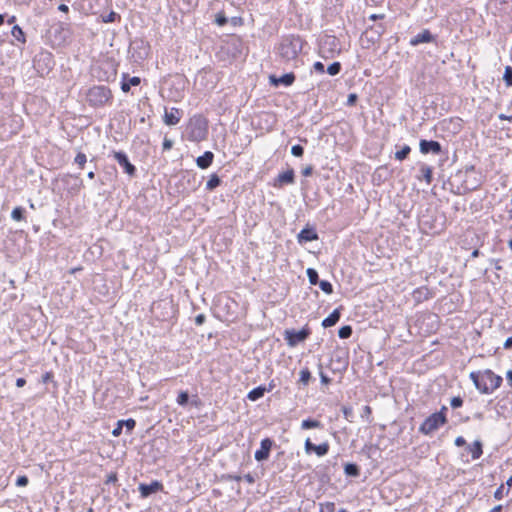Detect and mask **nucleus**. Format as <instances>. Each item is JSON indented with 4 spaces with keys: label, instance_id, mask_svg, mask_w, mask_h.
Segmentation results:
<instances>
[{
    "label": "nucleus",
    "instance_id": "f257e3e1",
    "mask_svg": "<svg viewBox=\"0 0 512 512\" xmlns=\"http://www.w3.org/2000/svg\"><path fill=\"white\" fill-rule=\"evenodd\" d=\"M304 43V40L299 35L288 34L281 37L275 50L283 61L289 62L297 59Z\"/></svg>",
    "mask_w": 512,
    "mask_h": 512
},
{
    "label": "nucleus",
    "instance_id": "f03ea898",
    "mask_svg": "<svg viewBox=\"0 0 512 512\" xmlns=\"http://www.w3.org/2000/svg\"><path fill=\"white\" fill-rule=\"evenodd\" d=\"M475 388L482 394H490L498 389L503 379L501 376L496 375L492 370L486 369L484 371H473L469 375Z\"/></svg>",
    "mask_w": 512,
    "mask_h": 512
},
{
    "label": "nucleus",
    "instance_id": "7ed1b4c3",
    "mask_svg": "<svg viewBox=\"0 0 512 512\" xmlns=\"http://www.w3.org/2000/svg\"><path fill=\"white\" fill-rule=\"evenodd\" d=\"M112 92L105 85H95L88 89L86 100L91 107L98 108L106 105L112 99Z\"/></svg>",
    "mask_w": 512,
    "mask_h": 512
},
{
    "label": "nucleus",
    "instance_id": "20e7f679",
    "mask_svg": "<svg viewBox=\"0 0 512 512\" xmlns=\"http://www.w3.org/2000/svg\"><path fill=\"white\" fill-rule=\"evenodd\" d=\"M447 423V417L442 416L441 414H431L428 416L424 422L419 427V432L424 435H430L436 430H438L441 426Z\"/></svg>",
    "mask_w": 512,
    "mask_h": 512
},
{
    "label": "nucleus",
    "instance_id": "39448f33",
    "mask_svg": "<svg viewBox=\"0 0 512 512\" xmlns=\"http://www.w3.org/2000/svg\"><path fill=\"white\" fill-rule=\"evenodd\" d=\"M310 335V330L303 328L301 330H285L284 339L290 347H295L299 343L304 342Z\"/></svg>",
    "mask_w": 512,
    "mask_h": 512
},
{
    "label": "nucleus",
    "instance_id": "423d86ee",
    "mask_svg": "<svg viewBox=\"0 0 512 512\" xmlns=\"http://www.w3.org/2000/svg\"><path fill=\"white\" fill-rule=\"evenodd\" d=\"M384 32L385 26L383 24H377L367 28L363 32L362 37L368 43L369 46L370 44L377 43L380 40L381 36L384 34Z\"/></svg>",
    "mask_w": 512,
    "mask_h": 512
},
{
    "label": "nucleus",
    "instance_id": "0eeeda50",
    "mask_svg": "<svg viewBox=\"0 0 512 512\" xmlns=\"http://www.w3.org/2000/svg\"><path fill=\"white\" fill-rule=\"evenodd\" d=\"M113 157L123 168L124 172L133 177L136 174V167L130 162L127 154L123 151H113Z\"/></svg>",
    "mask_w": 512,
    "mask_h": 512
},
{
    "label": "nucleus",
    "instance_id": "6e6552de",
    "mask_svg": "<svg viewBox=\"0 0 512 512\" xmlns=\"http://www.w3.org/2000/svg\"><path fill=\"white\" fill-rule=\"evenodd\" d=\"M191 137L194 140H202L207 135V123L202 118H196L191 122Z\"/></svg>",
    "mask_w": 512,
    "mask_h": 512
},
{
    "label": "nucleus",
    "instance_id": "1a4fd4ad",
    "mask_svg": "<svg viewBox=\"0 0 512 512\" xmlns=\"http://www.w3.org/2000/svg\"><path fill=\"white\" fill-rule=\"evenodd\" d=\"M275 444L274 440L271 438H264L260 442V448L255 451L254 457L258 462H264L268 460L270 456L271 449Z\"/></svg>",
    "mask_w": 512,
    "mask_h": 512
},
{
    "label": "nucleus",
    "instance_id": "9d476101",
    "mask_svg": "<svg viewBox=\"0 0 512 512\" xmlns=\"http://www.w3.org/2000/svg\"><path fill=\"white\" fill-rule=\"evenodd\" d=\"M420 152L423 154H440L442 153V146L438 141L422 139L419 143Z\"/></svg>",
    "mask_w": 512,
    "mask_h": 512
},
{
    "label": "nucleus",
    "instance_id": "9b49d317",
    "mask_svg": "<svg viewBox=\"0 0 512 512\" xmlns=\"http://www.w3.org/2000/svg\"><path fill=\"white\" fill-rule=\"evenodd\" d=\"M319 236L313 226L307 224L297 235V241L300 244L318 240Z\"/></svg>",
    "mask_w": 512,
    "mask_h": 512
},
{
    "label": "nucleus",
    "instance_id": "f8f14e48",
    "mask_svg": "<svg viewBox=\"0 0 512 512\" xmlns=\"http://www.w3.org/2000/svg\"><path fill=\"white\" fill-rule=\"evenodd\" d=\"M139 492L142 498H147L150 495L157 493L159 491L163 490V484L158 481L154 480L150 484L141 483L139 485Z\"/></svg>",
    "mask_w": 512,
    "mask_h": 512
},
{
    "label": "nucleus",
    "instance_id": "ddd939ff",
    "mask_svg": "<svg viewBox=\"0 0 512 512\" xmlns=\"http://www.w3.org/2000/svg\"><path fill=\"white\" fill-rule=\"evenodd\" d=\"M182 114L183 112L179 108L172 107L170 110L165 108L163 121L168 126H175L180 122Z\"/></svg>",
    "mask_w": 512,
    "mask_h": 512
},
{
    "label": "nucleus",
    "instance_id": "4468645a",
    "mask_svg": "<svg viewBox=\"0 0 512 512\" xmlns=\"http://www.w3.org/2000/svg\"><path fill=\"white\" fill-rule=\"evenodd\" d=\"M295 79L296 76L293 72L283 74L282 76L279 77L276 75H270L269 77L270 83L276 87L280 85L285 87L291 86L294 83Z\"/></svg>",
    "mask_w": 512,
    "mask_h": 512
},
{
    "label": "nucleus",
    "instance_id": "2eb2a0df",
    "mask_svg": "<svg viewBox=\"0 0 512 512\" xmlns=\"http://www.w3.org/2000/svg\"><path fill=\"white\" fill-rule=\"evenodd\" d=\"M295 182V172L292 168L278 174L275 179L274 186L282 187L284 185H291Z\"/></svg>",
    "mask_w": 512,
    "mask_h": 512
},
{
    "label": "nucleus",
    "instance_id": "dca6fc26",
    "mask_svg": "<svg viewBox=\"0 0 512 512\" xmlns=\"http://www.w3.org/2000/svg\"><path fill=\"white\" fill-rule=\"evenodd\" d=\"M434 40L435 36L428 29H424L422 32L412 37L409 41V44L411 46H417L422 43H431Z\"/></svg>",
    "mask_w": 512,
    "mask_h": 512
},
{
    "label": "nucleus",
    "instance_id": "f3484780",
    "mask_svg": "<svg viewBox=\"0 0 512 512\" xmlns=\"http://www.w3.org/2000/svg\"><path fill=\"white\" fill-rule=\"evenodd\" d=\"M482 184L481 175H472L463 179L462 188L463 192H470L478 189Z\"/></svg>",
    "mask_w": 512,
    "mask_h": 512
},
{
    "label": "nucleus",
    "instance_id": "a211bd4d",
    "mask_svg": "<svg viewBox=\"0 0 512 512\" xmlns=\"http://www.w3.org/2000/svg\"><path fill=\"white\" fill-rule=\"evenodd\" d=\"M132 49L137 53V58L143 60L148 57L150 47L147 42L139 40L132 43Z\"/></svg>",
    "mask_w": 512,
    "mask_h": 512
},
{
    "label": "nucleus",
    "instance_id": "6ab92c4d",
    "mask_svg": "<svg viewBox=\"0 0 512 512\" xmlns=\"http://www.w3.org/2000/svg\"><path fill=\"white\" fill-rule=\"evenodd\" d=\"M141 83V79L137 76L129 77L128 74H123L121 82V90L125 93L130 91L131 86H138Z\"/></svg>",
    "mask_w": 512,
    "mask_h": 512
},
{
    "label": "nucleus",
    "instance_id": "aec40b11",
    "mask_svg": "<svg viewBox=\"0 0 512 512\" xmlns=\"http://www.w3.org/2000/svg\"><path fill=\"white\" fill-rule=\"evenodd\" d=\"M214 154L211 151L204 152L203 155L196 158V164L200 169H207L213 163Z\"/></svg>",
    "mask_w": 512,
    "mask_h": 512
},
{
    "label": "nucleus",
    "instance_id": "412c9836",
    "mask_svg": "<svg viewBox=\"0 0 512 512\" xmlns=\"http://www.w3.org/2000/svg\"><path fill=\"white\" fill-rule=\"evenodd\" d=\"M341 317V308H336L333 310L331 314H329L322 321V326L324 328H329L337 324Z\"/></svg>",
    "mask_w": 512,
    "mask_h": 512
},
{
    "label": "nucleus",
    "instance_id": "4be33fe9",
    "mask_svg": "<svg viewBox=\"0 0 512 512\" xmlns=\"http://www.w3.org/2000/svg\"><path fill=\"white\" fill-rule=\"evenodd\" d=\"M467 450L471 453L472 459L477 460L483 454V444L480 440H475L471 445L467 446Z\"/></svg>",
    "mask_w": 512,
    "mask_h": 512
},
{
    "label": "nucleus",
    "instance_id": "5701e85b",
    "mask_svg": "<svg viewBox=\"0 0 512 512\" xmlns=\"http://www.w3.org/2000/svg\"><path fill=\"white\" fill-rule=\"evenodd\" d=\"M420 173L421 175L418 176V179L419 180H424L426 181L427 184H430L433 180V169L432 167L426 165V164H423L421 165L420 167Z\"/></svg>",
    "mask_w": 512,
    "mask_h": 512
},
{
    "label": "nucleus",
    "instance_id": "b1692460",
    "mask_svg": "<svg viewBox=\"0 0 512 512\" xmlns=\"http://www.w3.org/2000/svg\"><path fill=\"white\" fill-rule=\"evenodd\" d=\"M266 393L265 385H260L248 392L247 398L250 401H257L261 399Z\"/></svg>",
    "mask_w": 512,
    "mask_h": 512
},
{
    "label": "nucleus",
    "instance_id": "393cba45",
    "mask_svg": "<svg viewBox=\"0 0 512 512\" xmlns=\"http://www.w3.org/2000/svg\"><path fill=\"white\" fill-rule=\"evenodd\" d=\"M344 473L348 477H359L360 467L356 463H346L344 465Z\"/></svg>",
    "mask_w": 512,
    "mask_h": 512
},
{
    "label": "nucleus",
    "instance_id": "a878e982",
    "mask_svg": "<svg viewBox=\"0 0 512 512\" xmlns=\"http://www.w3.org/2000/svg\"><path fill=\"white\" fill-rule=\"evenodd\" d=\"M11 35L13 36L14 39L19 41L20 43H22V44L26 43L25 33L19 25H14L12 27Z\"/></svg>",
    "mask_w": 512,
    "mask_h": 512
},
{
    "label": "nucleus",
    "instance_id": "bb28decb",
    "mask_svg": "<svg viewBox=\"0 0 512 512\" xmlns=\"http://www.w3.org/2000/svg\"><path fill=\"white\" fill-rule=\"evenodd\" d=\"M322 427H323V425L320 421H318L316 419H312V418L304 419L301 423V428L303 430L322 428Z\"/></svg>",
    "mask_w": 512,
    "mask_h": 512
},
{
    "label": "nucleus",
    "instance_id": "cd10ccee",
    "mask_svg": "<svg viewBox=\"0 0 512 512\" xmlns=\"http://www.w3.org/2000/svg\"><path fill=\"white\" fill-rule=\"evenodd\" d=\"M326 46H328L330 51H336L337 50V38L335 36H325L322 40L321 47L324 49Z\"/></svg>",
    "mask_w": 512,
    "mask_h": 512
},
{
    "label": "nucleus",
    "instance_id": "c85d7f7f",
    "mask_svg": "<svg viewBox=\"0 0 512 512\" xmlns=\"http://www.w3.org/2000/svg\"><path fill=\"white\" fill-rule=\"evenodd\" d=\"M299 384H302L303 386H307L312 379V374L308 368H303L299 372Z\"/></svg>",
    "mask_w": 512,
    "mask_h": 512
},
{
    "label": "nucleus",
    "instance_id": "c756f323",
    "mask_svg": "<svg viewBox=\"0 0 512 512\" xmlns=\"http://www.w3.org/2000/svg\"><path fill=\"white\" fill-rule=\"evenodd\" d=\"M221 184V179L217 174H212L206 183V189L209 191L214 190Z\"/></svg>",
    "mask_w": 512,
    "mask_h": 512
},
{
    "label": "nucleus",
    "instance_id": "7c9ffc66",
    "mask_svg": "<svg viewBox=\"0 0 512 512\" xmlns=\"http://www.w3.org/2000/svg\"><path fill=\"white\" fill-rule=\"evenodd\" d=\"M11 218L14 221H22L25 219V209L21 206L15 207L11 212Z\"/></svg>",
    "mask_w": 512,
    "mask_h": 512
},
{
    "label": "nucleus",
    "instance_id": "2f4dec72",
    "mask_svg": "<svg viewBox=\"0 0 512 512\" xmlns=\"http://www.w3.org/2000/svg\"><path fill=\"white\" fill-rule=\"evenodd\" d=\"M306 274L311 285H316L320 282L318 272L314 268H308Z\"/></svg>",
    "mask_w": 512,
    "mask_h": 512
},
{
    "label": "nucleus",
    "instance_id": "473e14b6",
    "mask_svg": "<svg viewBox=\"0 0 512 512\" xmlns=\"http://www.w3.org/2000/svg\"><path fill=\"white\" fill-rule=\"evenodd\" d=\"M329 448H330L329 443L323 442L319 445H315L314 453H316L317 456L321 457V456L326 455L329 452Z\"/></svg>",
    "mask_w": 512,
    "mask_h": 512
},
{
    "label": "nucleus",
    "instance_id": "72a5a7b5",
    "mask_svg": "<svg viewBox=\"0 0 512 512\" xmlns=\"http://www.w3.org/2000/svg\"><path fill=\"white\" fill-rule=\"evenodd\" d=\"M411 152L409 145H404L399 151L395 153V158L399 161L405 160Z\"/></svg>",
    "mask_w": 512,
    "mask_h": 512
},
{
    "label": "nucleus",
    "instance_id": "f704fd0d",
    "mask_svg": "<svg viewBox=\"0 0 512 512\" xmlns=\"http://www.w3.org/2000/svg\"><path fill=\"white\" fill-rule=\"evenodd\" d=\"M352 333H353V329L350 325H344V326L340 327L338 330V336L341 339L350 338Z\"/></svg>",
    "mask_w": 512,
    "mask_h": 512
},
{
    "label": "nucleus",
    "instance_id": "c9c22d12",
    "mask_svg": "<svg viewBox=\"0 0 512 512\" xmlns=\"http://www.w3.org/2000/svg\"><path fill=\"white\" fill-rule=\"evenodd\" d=\"M331 363L339 364V367L333 368V371H343L346 370L348 366V361L341 357H337L336 359L332 358Z\"/></svg>",
    "mask_w": 512,
    "mask_h": 512
},
{
    "label": "nucleus",
    "instance_id": "e433bc0d",
    "mask_svg": "<svg viewBox=\"0 0 512 512\" xmlns=\"http://www.w3.org/2000/svg\"><path fill=\"white\" fill-rule=\"evenodd\" d=\"M342 65L340 62H333L327 67V73L331 76H336L340 73Z\"/></svg>",
    "mask_w": 512,
    "mask_h": 512
},
{
    "label": "nucleus",
    "instance_id": "4c0bfd02",
    "mask_svg": "<svg viewBox=\"0 0 512 512\" xmlns=\"http://www.w3.org/2000/svg\"><path fill=\"white\" fill-rule=\"evenodd\" d=\"M320 289L327 295L333 293V285L327 280H320L318 283Z\"/></svg>",
    "mask_w": 512,
    "mask_h": 512
},
{
    "label": "nucleus",
    "instance_id": "58836bf2",
    "mask_svg": "<svg viewBox=\"0 0 512 512\" xmlns=\"http://www.w3.org/2000/svg\"><path fill=\"white\" fill-rule=\"evenodd\" d=\"M120 421V425H122V427H126V432L127 433H131L135 426H136V421L132 418H129V419H126V420H119Z\"/></svg>",
    "mask_w": 512,
    "mask_h": 512
},
{
    "label": "nucleus",
    "instance_id": "ea45409f",
    "mask_svg": "<svg viewBox=\"0 0 512 512\" xmlns=\"http://www.w3.org/2000/svg\"><path fill=\"white\" fill-rule=\"evenodd\" d=\"M503 80L506 84V86L511 87L512 86V67L506 66L503 74Z\"/></svg>",
    "mask_w": 512,
    "mask_h": 512
},
{
    "label": "nucleus",
    "instance_id": "a19ab883",
    "mask_svg": "<svg viewBox=\"0 0 512 512\" xmlns=\"http://www.w3.org/2000/svg\"><path fill=\"white\" fill-rule=\"evenodd\" d=\"M176 402L180 406H186L189 402V394L187 391H181L176 399Z\"/></svg>",
    "mask_w": 512,
    "mask_h": 512
},
{
    "label": "nucleus",
    "instance_id": "79ce46f5",
    "mask_svg": "<svg viewBox=\"0 0 512 512\" xmlns=\"http://www.w3.org/2000/svg\"><path fill=\"white\" fill-rule=\"evenodd\" d=\"M87 162V157L83 152H78L74 158V163L79 166V168L83 169L84 165Z\"/></svg>",
    "mask_w": 512,
    "mask_h": 512
},
{
    "label": "nucleus",
    "instance_id": "37998d69",
    "mask_svg": "<svg viewBox=\"0 0 512 512\" xmlns=\"http://www.w3.org/2000/svg\"><path fill=\"white\" fill-rule=\"evenodd\" d=\"M215 23L222 27L228 23V18L226 17L224 12H218L215 16Z\"/></svg>",
    "mask_w": 512,
    "mask_h": 512
},
{
    "label": "nucleus",
    "instance_id": "c03bdc74",
    "mask_svg": "<svg viewBox=\"0 0 512 512\" xmlns=\"http://www.w3.org/2000/svg\"><path fill=\"white\" fill-rule=\"evenodd\" d=\"M101 18H102V22H104V23H112L116 19H120V16L116 12L111 11L107 15H102Z\"/></svg>",
    "mask_w": 512,
    "mask_h": 512
},
{
    "label": "nucleus",
    "instance_id": "a18cd8bd",
    "mask_svg": "<svg viewBox=\"0 0 512 512\" xmlns=\"http://www.w3.org/2000/svg\"><path fill=\"white\" fill-rule=\"evenodd\" d=\"M462 173H464L465 178L472 175H480L479 173H476L474 165L466 166L464 171H459L456 176H460Z\"/></svg>",
    "mask_w": 512,
    "mask_h": 512
},
{
    "label": "nucleus",
    "instance_id": "49530a36",
    "mask_svg": "<svg viewBox=\"0 0 512 512\" xmlns=\"http://www.w3.org/2000/svg\"><path fill=\"white\" fill-rule=\"evenodd\" d=\"M319 512H335V504L333 502L321 503Z\"/></svg>",
    "mask_w": 512,
    "mask_h": 512
},
{
    "label": "nucleus",
    "instance_id": "de8ad7c7",
    "mask_svg": "<svg viewBox=\"0 0 512 512\" xmlns=\"http://www.w3.org/2000/svg\"><path fill=\"white\" fill-rule=\"evenodd\" d=\"M291 154L295 157H302L304 154V147L299 144L293 145L291 148Z\"/></svg>",
    "mask_w": 512,
    "mask_h": 512
},
{
    "label": "nucleus",
    "instance_id": "09e8293b",
    "mask_svg": "<svg viewBox=\"0 0 512 512\" xmlns=\"http://www.w3.org/2000/svg\"><path fill=\"white\" fill-rule=\"evenodd\" d=\"M341 410L343 412L345 419L352 422L353 408L351 406H342Z\"/></svg>",
    "mask_w": 512,
    "mask_h": 512
},
{
    "label": "nucleus",
    "instance_id": "8fccbe9b",
    "mask_svg": "<svg viewBox=\"0 0 512 512\" xmlns=\"http://www.w3.org/2000/svg\"><path fill=\"white\" fill-rule=\"evenodd\" d=\"M450 405L453 409L460 408L463 405V399L460 396H455L451 399Z\"/></svg>",
    "mask_w": 512,
    "mask_h": 512
},
{
    "label": "nucleus",
    "instance_id": "3c124183",
    "mask_svg": "<svg viewBox=\"0 0 512 512\" xmlns=\"http://www.w3.org/2000/svg\"><path fill=\"white\" fill-rule=\"evenodd\" d=\"M28 483H29V479L26 475L18 476V478L16 480V486H18V487H25L28 485Z\"/></svg>",
    "mask_w": 512,
    "mask_h": 512
},
{
    "label": "nucleus",
    "instance_id": "603ef678",
    "mask_svg": "<svg viewBox=\"0 0 512 512\" xmlns=\"http://www.w3.org/2000/svg\"><path fill=\"white\" fill-rule=\"evenodd\" d=\"M319 368H320L319 376H320V379H321V383L324 384V385L330 384L331 383V379L321 370V368H322L321 364H319Z\"/></svg>",
    "mask_w": 512,
    "mask_h": 512
},
{
    "label": "nucleus",
    "instance_id": "864d4df0",
    "mask_svg": "<svg viewBox=\"0 0 512 512\" xmlns=\"http://www.w3.org/2000/svg\"><path fill=\"white\" fill-rule=\"evenodd\" d=\"M304 448H305V452L307 454H310V453L314 452L315 444H313L311 442V440L309 438H307L305 441V444H304Z\"/></svg>",
    "mask_w": 512,
    "mask_h": 512
},
{
    "label": "nucleus",
    "instance_id": "5fc2aeb1",
    "mask_svg": "<svg viewBox=\"0 0 512 512\" xmlns=\"http://www.w3.org/2000/svg\"><path fill=\"white\" fill-rule=\"evenodd\" d=\"M357 100H358V96H357V94H355V93H351V94H349V95H348V97H347V102H346V104H347L348 106H354V105L356 104Z\"/></svg>",
    "mask_w": 512,
    "mask_h": 512
},
{
    "label": "nucleus",
    "instance_id": "6e6d98bb",
    "mask_svg": "<svg viewBox=\"0 0 512 512\" xmlns=\"http://www.w3.org/2000/svg\"><path fill=\"white\" fill-rule=\"evenodd\" d=\"M173 141L171 139H168V138H164L163 140V144H162V148H163V151H168L170 150L172 147H173Z\"/></svg>",
    "mask_w": 512,
    "mask_h": 512
},
{
    "label": "nucleus",
    "instance_id": "4d7b16f0",
    "mask_svg": "<svg viewBox=\"0 0 512 512\" xmlns=\"http://www.w3.org/2000/svg\"><path fill=\"white\" fill-rule=\"evenodd\" d=\"M371 413H372V409H371V407H370V406H368V405H365V406L363 407V412H362V414H361V417H362V418H365L367 421H369V417H370Z\"/></svg>",
    "mask_w": 512,
    "mask_h": 512
},
{
    "label": "nucleus",
    "instance_id": "13d9d810",
    "mask_svg": "<svg viewBox=\"0 0 512 512\" xmlns=\"http://www.w3.org/2000/svg\"><path fill=\"white\" fill-rule=\"evenodd\" d=\"M504 494V485H500L496 491L494 492V498L497 500H501Z\"/></svg>",
    "mask_w": 512,
    "mask_h": 512
},
{
    "label": "nucleus",
    "instance_id": "bf43d9fd",
    "mask_svg": "<svg viewBox=\"0 0 512 512\" xmlns=\"http://www.w3.org/2000/svg\"><path fill=\"white\" fill-rule=\"evenodd\" d=\"M313 68L317 73L323 74L325 72L324 64L320 61L315 62Z\"/></svg>",
    "mask_w": 512,
    "mask_h": 512
},
{
    "label": "nucleus",
    "instance_id": "052dcab7",
    "mask_svg": "<svg viewBox=\"0 0 512 512\" xmlns=\"http://www.w3.org/2000/svg\"><path fill=\"white\" fill-rule=\"evenodd\" d=\"M206 321V316L204 314H198L196 317H195V324L197 326H201L205 323Z\"/></svg>",
    "mask_w": 512,
    "mask_h": 512
},
{
    "label": "nucleus",
    "instance_id": "680f3d73",
    "mask_svg": "<svg viewBox=\"0 0 512 512\" xmlns=\"http://www.w3.org/2000/svg\"><path fill=\"white\" fill-rule=\"evenodd\" d=\"M312 173H313V166L312 165H307L306 167H304L302 169V175L305 176V177L311 176Z\"/></svg>",
    "mask_w": 512,
    "mask_h": 512
},
{
    "label": "nucleus",
    "instance_id": "e2e57ef3",
    "mask_svg": "<svg viewBox=\"0 0 512 512\" xmlns=\"http://www.w3.org/2000/svg\"><path fill=\"white\" fill-rule=\"evenodd\" d=\"M122 429H123V427H122V425H120V421H118L117 426L112 430V435L114 437L120 436L122 433Z\"/></svg>",
    "mask_w": 512,
    "mask_h": 512
},
{
    "label": "nucleus",
    "instance_id": "0e129e2a",
    "mask_svg": "<svg viewBox=\"0 0 512 512\" xmlns=\"http://www.w3.org/2000/svg\"><path fill=\"white\" fill-rule=\"evenodd\" d=\"M455 445L457 447H461V446H464L466 445V440L464 439V437L462 436H458L456 439H455Z\"/></svg>",
    "mask_w": 512,
    "mask_h": 512
},
{
    "label": "nucleus",
    "instance_id": "69168bd1",
    "mask_svg": "<svg viewBox=\"0 0 512 512\" xmlns=\"http://www.w3.org/2000/svg\"><path fill=\"white\" fill-rule=\"evenodd\" d=\"M384 17H385L384 14H372L369 16V19L372 21H376V20H382V19H384Z\"/></svg>",
    "mask_w": 512,
    "mask_h": 512
},
{
    "label": "nucleus",
    "instance_id": "338daca9",
    "mask_svg": "<svg viewBox=\"0 0 512 512\" xmlns=\"http://www.w3.org/2000/svg\"><path fill=\"white\" fill-rule=\"evenodd\" d=\"M243 478L249 484H253L255 482V478L250 473L245 474Z\"/></svg>",
    "mask_w": 512,
    "mask_h": 512
},
{
    "label": "nucleus",
    "instance_id": "774afa93",
    "mask_svg": "<svg viewBox=\"0 0 512 512\" xmlns=\"http://www.w3.org/2000/svg\"><path fill=\"white\" fill-rule=\"evenodd\" d=\"M504 348L505 349H511L512 348V336L508 337L504 342Z\"/></svg>",
    "mask_w": 512,
    "mask_h": 512
}]
</instances>
